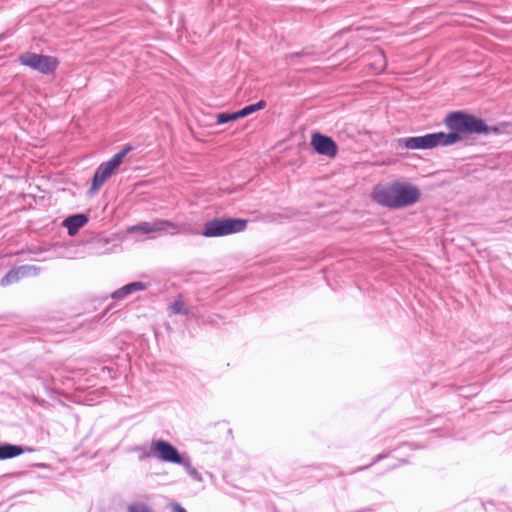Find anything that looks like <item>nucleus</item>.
I'll list each match as a JSON object with an SVG mask.
<instances>
[{"mask_svg":"<svg viewBox=\"0 0 512 512\" xmlns=\"http://www.w3.org/2000/svg\"><path fill=\"white\" fill-rule=\"evenodd\" d=\"M151 448L158 459L163 462L179 464L183 467L189 466V457L182 456L179 451L169 442L164 440H153L151 443Z\"/></svg>","mask_w":512,"mask_h":512,"instance_id":"7","label":"nucleus"},{"mask_svg":"<svg viewBox=\"0 0 512 512\" xmlns=\"http://www.w3.org/2000/svg\"><path fill=\"white\" fill-rule=\"evenodd\" d=\"M303 55H307V53H304V52H296V53L289 54V55L287 56V58H288V60H289V63L293 64V63H294V60H295L296 58H299V57H301V56H303Z\"/></svg>","mask_w":512,"mask_h":512,"instance_id":"19","label":"nucleus"},{"mask_svg":"<svg viewBox=\"0 0 512 512\" xmlns=\"http://www.w3.org/2000/svg\"><path fill=\"white\" fill-rule=\"evenodd\" d=\"M247 224L241 218H214L205 224L201 234L207 238L227 236L244 231Z\"/></svg>","mask_w":512,"mask_h":512,"instance_id":"3","label":"nucleus"},{"mask_svg":"<svg viewBox=\"0 0 512 512\" xmlns=\"http://www.w3.org/2000/svg\"><path fill=\"white\" fill-rule=\"evenodd\" d=\"M185 468L187 469L188 473H189L191 476H193V477H195V476L198 474V472L196 471V469H195V468H193V467L191 466V461H190V460H189V466H188V467H185Z\"/></svg>","mask_w":512,"mask_h":512,"instance_id":"21","label":"nucleus"},{"mask_svg":"<svg viewBox=\"0 0 512 512\" xmlns=\"http://www.w3.org/2000/svg\"><path fill=\"white\" fill-rule=\"evenodd\" d=\"M172 512H187L180 504L174 503L172 505Z\"/></svg>","mask_w":512,"mask_h":512,"instance_id":"20","label":"nucleus"},{"mask_svg":"<svg viewBox=\"0 0 512 512\" xmlns=\"http://www.w3.org/2000/svg\"><path fill=\"white\" fill-rule=\"evenodd\" d=\"M461 140L457 133L436 132L423 136L398 139L399 146L410 150L431 149L437 146L452 145Z\"/></svg>","mask_w":512,"mask_h":512,"instance_id":"2","label":"nucleus"},{"mask_svg":"<svg viewBox=\"0 0 512 512\" xmlns=\"http://www.w3.org/2000/svg\"><path fill=\"white\" fill-rule=\"evenodd\" d=\"M444 122L451 130L450 133H457L459 136L460 133L486 134L489 131L488 125L482 119L461 111L449 113Z\"/></svg>","mask_w":512,"mask_h":512,"instance_id":"1","label":"nucleus"},{"mask_svg":"<svg viewBox=\"0 0 512 512\" xmlns=\"http://www.w3.org/2000/svg\"><path fill=\"white\" fill-rule=\"evenodd\" d=\"M128 512H150V510L145 505H131Z\"/></svg>","mask_w":512,"mask_h":512,"instance_id":"18","label":"nucleus"},{"mask_svg":"<svg viewBox=\"0 0 512 512\" xmlns=\"http://www.w3.org/2000/svg\"><path fill=\"white\" fill-rule=\"evenodd\" d=\"M237 116L236 113H219L217 115V123L218 124H225L230 121L236 120Z\"/></svg>","mask_w":512,"mask_h":512,"instance_id":"17","label":"nucleus"},{"mask_svg":"<svg viewBox=\"0 0 512 512\" xmlns=\"http://www.w3.org/2000/svg\"><path fill=\"white\" fill-rule=\"evenodd\" d=\"M374 463H375V462L373 461V462L369 463V465H368V466H372V465H374Z\"/></svg>","mask_w":512,"mask_h":512,"instance_id":"26","label":"nucleus"},{"mask_svg":"<svg viewBox=\"0 0 512 512\" xmlns=\"http://www.w3.org/2000/svg\"><path fill=\"white\" fill-rule=\"evenodd\" d=\"M32 447H22L19 445L4 443L0 444V460L11 459L21 455L24 452H33Z\"/></svg>","mask_w":512,"mask_h":512,"instance_id":"13","label":"nucleus"},{"mask_svg":"<svg viewBox=\"0 0 512 512\" xmlns=\"http://www.w3.org/2000/svg\"><path fill=\"white\" fill-rule=\"evenodd\" d=\"M19 61L22 65L28 66L42 74L53 73L59 65V61L55 57L32 52H25L21 54L19 56Z\"/></svg>","mask_w":512,"mask_h":512,"instance_id":"6","label":"nucleus"},{"mask_svg":"<svg viewBox=\"0 0 512 512\" xmlns=\"http://www.w3.org/2000/svg\"><path fill=\"white\" fill-rule=\"evenodd\" d=\"M374 463H375V462L373 461V462L369 463V465H368V466H372V465H374Z\"/></svg>","mask_w":512,"mask_h":512,"instance_id":"25","label":"nucleus"},{"mask_svg":"<svg viewBox=\"0 0 512 512\" xmlns=\"http://www.w3.org/2000/svg\"><path fill=\"white\" fill-rule=\"evenodd\" d=\"M37 268L31 265H23L11 269L2 279L1 286L6 287L10 284L18 282L20 279L31 275L32 272H36Z\"/></svg>","mask_w":512,"mask_h":512,"instance_id":"11","label":"nucleus"},{"mask_svg":"<svg viewBox=\"0 0 512 512\" xmlns=\"http://www.w3.org/2000/svg\"><path fill=\"white\" fill-rule=\"evenodd\" d=\"M171 310L174 314H182L187 315L188 309L185 308L184 302L181 298H178L174 301V303L171 305Z\"/></svg>","mask_w":512,"mask_h":512,"instance_id":"16","label":"nucleus"},{"mask_svg":"<svg viewBox=\"0 0 512 512\" xmlns=\"http://www.w3.org/2000/svg\"><path fill=\"white\" fill-rule=\"evenodd\" d=\"M265 107H266V102L264 100H260L259 102L255 103V104L248 105L235 113H236V116L238 119V118L246 117V116H248L260 109H263Z\"/></svg>","mask_w":512,"mask_h":512,"instance_id":"15","label":"nucleus"},{"mask_svg":"<svg viewBox=\"0 0 512 512\" xmlns=\"http://www.w3.org/2000/svg\"><path fill=\"white\" fill-rule=\"evenodd\" d=\"M311 145L318 154L331 158L335 157L338 151L337 144L331 137L318 132L312 135Z\"/></svg>","mask_w":512,"mask_h":512,"instance_id":"9","label":"nucleus"},{"mask_svg":"<svg viewBox=\"0 0 512 512\" xmlns=\"http://www.w3.org/2000/svg\"><path fill=\"white\" fill-rule=\"evenodd\" d=\"M189 230L187 223H175L166 219H155L151 222H140L130 226L127 231L129 233L150 234L154 232H165L170 235L186 233Z\"/></svg>","mask_w":512,"mask_h":512,"instance_id":"4","label":"nucleus"},{"mask_svg":"<svg viewBox=\"0 0 512 512\" xmlns=\"http://www.w3.org/2000/svg\"><path fill=\"white\" fill-rule=\"evenodd\" d=\"M368 467H369V466L359 467V468H357L355 471H361V470H364V469H366V468H368Z\"/></svg>","mask_w":512,"mask_h":512,"instance_id":"23","label":"nucleus"},{"mask_svg":"<svg viewBox=\"0 0 512 512\" xmlns=\"http://www.w3.org/2000/svg\"><path fill=\"white\" fill-rule=\"evenodd\" d=\"M146 456H149V454L145 453V454H143V456H141V458L146 457Z\"/></svg>","mask_w":512,"mask_h":512,"instance_id":"24","label":"nucleus"},{"mask_svg":"<svg viewBox=\"0 0 512 512\" xmlns=\"http://www.w3.org/2000/svg\"><path fill=\"white\" fill-rule=\"evenodd\" d=\"M132 150L130 145H126L117 152L108 161L102 163L95 171L92 178L90 194H95L101 186L112 176L114 171L121 165L124 157Z\"/></svg>","mask_w":512,"mask_h":512,"instance_id":"5","label":"nucleus"},{"mask_svg":"<svg viewBox=\"0 0 512 512\" xmlns=\"http://www.w3.org/2000/svg\"><path fill=\"white\" fill-rule=\"evenodd\" d=\"M395 189L397 208L412 205L420 198V190L416 186L395 182Z\"/></svg>","mask_w":512,"mask_h":512,"instance_id":"8","label":"nucleus"},{"mask_svg":"<svg viewBox=\"0 0 512 512\" xmlns=\"http://www.w3.org/2000/svg\"><path fill=\"white\" fill-rule=\"evenodd\" d=\"M88 222V217L84 214H75L67 217L63 221L64 227L67 228L68 234L74 236L80 228Z\"/></svg>","mask_w":512,"mask_h":512,"instance_id":"14","label":"nucleus"},{"mask_svg":"<svg viewBox=\"0 0 512 512\" xmlns=\"http://www.w3.org/2000/svg\"><path fill=\"white\" fill-rule=\"evenodd\" d=\"M373 199L376 203L381 206L389 207V208H397L396 207V189L395 183H392L387 186L376 187L373 192Z\"/></svg>","mask_w":512,"mask_h":512,"instance_id":"10","label":"nucleus"},{"mask_svg":"<svg viewBox=\"0 0 512 512\" xmlns=\"http://www.w3.org/2000/svg\"><path fill=\"white\" fill-rule=\"evenodd\" d=\"M148 288V284L136 281L131 282L129 284L124 285L123 287L119 288L118 290L114 291L111 295V297L115 300H122L126 298L128 295L137 292V291H143Z\"/></svg>","mask_w":512,"mask_h":512,"instance_id":"12","label":"nucleus"},{"mask_svg":"<svg viewBox=\"0 0 512 512\" xmlns=\"http://www.w3.org/2000/svg\"><path fill=\"white\" fill-rule=\"evenodd\" d=\"M387 456H388V454H378V455L376 456V458L374 459V462H378V461H380V460H382V459L386 458Z\"/></svg>","mask_w":512,"mask_h":512,"instance_id":"22","label":"nucleus"}]
</instances>
